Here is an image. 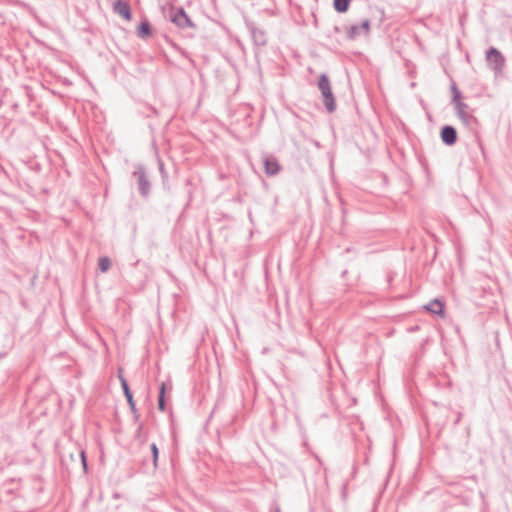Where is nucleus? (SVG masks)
<instances>
[{
	"label": "nucleus",
	"mask_w": 512,
	"mask_h": 512,
	"mask_svg": "<svg viewBox=\"0 0 512 512\" xmlns=\"http://www.w3.org/2000/svg\"><path fill=\"white\" fill-rule=\"evenodd\" d=\"M318 87L324 97V104L326 108L332 112L335 109V100L332 95L331 85L326 75H321L318 82Z\"/></svg>",
	"instance_id": "nucleus-1"
},
{
	"label": "nucleus",
	"mask_w": 512,
	"mask_h": 512,
	"mask_svg": "<svg viewBox=\"0 0 512 512\" xmlns=\"http://www.w3.org/2000/svg\"><path fill=\"white\" fill-rule=\"evenodd\" d=\"M370 32V22L365 19L360 24L352 25L348 30L347 34L350 39H356L360 36H367Z\"/></svg>",
	"instance_id": "nucleus-2"
},
{
	"label": "nucleus",
	"mask_w": 512,
	"mask_h": 512,
	"mask_svg": "<svg viewBox=\"0 0 512 512\" xmlns=\"http://www.w3.org/2000/svg\"><path fill=\"white\" fill-rule=\"evenodd\" d=\"M486 58H487L488 63L495 70L500 69L502 67L503 63H504L503 56L501 55V53L498 50H496L494 48H491L487 52Z\"/></svg>",
	"instance_id": "nucleus-3"
},
{
	"label": "nucleus",
	"mask_w": 512,
	"mask_h": 512,
	"mask_svg": "<svg viewBox=\"0 0 512 512\" xmlns=\"http://www.w3.org/2000/svg\"><path fill=\"white\" fill-rule=\"evenodd\" d=\"M171 20L180 28L193 27L192 21L183 10H179L173 14Z\"/></svg>",
	"instance_id": "nucleus-4"
},
{
	"label": "nucleus",
	"mask_w": 512,
	"mask_h": 512,
	"mask_svg": "<svg viewBox=\"0 0 512 512\" xmlns=\"http://www.w3.org/2000/svg\"><path fill=\"white\" fill-rule=\"evenodd\" d=\"M441 139L447 145H452L456 142L457 133L451 126H445L441 131Z\"/></svg>",
	"instance_id": "nucleus-5"
},
{
	"label": "nucleus",
	"mask_w": 512,
	"mask_h": 512,
	"mask_svg": "<svg viewBox=\"0 0 512 512\" xmlns=\"http://www.w3.org/2000/svg\"><path fill=\"white\" fill-rule=\"evenodd\" d=\"M114 10L120 16H122L124 19H126L128 21L131 20L132 15H131L130 6L128 3L122 2V1H116L114 4Z\"/></svg>",
	"instance_id": "nucleus-6"
},
{
	"label": "nucleus",
	"mask_w": 512,
	"mask_h": 512,
	"mask_svg": "<svg viewBox=\"0 0 512 512\" xmlns=\"http://www.w3.org/2000/svg\"><path fill=\"white\" fill-rule=\"evenodd\" d=\"M444 307H445V305L441 300L435 299V300L431 301L430 303H428L425 306V309L431 313L438 314L441 317H444Z\"/></svg>",
	"instance_id": "nucleus-7"
},
{
	"label": "nucleus",
	"mask_w": 512,
	"mask_h": 512,
	"mask_svg": "<svg viewBox=\"0 0 512 512\" xmlns=\"http://www.w3.org/2000/svg\"><path fill=\"white\" fill-rule=\"evenodd\" d=\"M121 380V385H122V388L124 390V393H125V396L127 398V401L129 403V406L131 408L132 411H135V402L133 400V397H132V394L130 392V389H129V386H128V383L127 381L124 379V378H120Z\"/></svg>",
	"instance_id": "nucleus-8"
},
{
	"label": "nucleus",
	"mask_w": 512,
	"mask_h": 512,
	"mask_svg": "<svg viewBox=\"0 0 512 512\" xmlns=\"http://www.w3.org/2000/svg\"><path fill=\"white\" fill-rule=\"evenodd\" d=\"M138 36L145 39L151 36V27L147 21L141 22L137 29Z\"/></svg>",
	"instance_id": "nucleus-9"
},
{
	"label": "nucleus",
	"mask_w": 512,
	"mask_h": 512,
	"mask_svg": "<svg viewBox=\"0 0 512 512\" xmlns=\"http://www.w3.org/2000/svg\"><path fill=\"white\" fill-rule=\"evenodd\" d=\"M265 171L268 175H275L279 171V165L276 161L266 159L264 161Z\"/></svg>",
	"instance_id": "nucleus-10"
},
{
	"label": "nucleus",
	"mask_w": 512,
	"mask_h": 512,
	"mask_svg": "<svg viewBox=\"0 0 512 512\" xmlns=\"http://www.w3.org/2000/svg\"><path fill=\"white\" fill-rule=\"evenodd\" d=\"M350 0H334V8L338 12H346L349 8Z\"/></svg>",
	"instance_id": "nucleus-11"
},
{
	"label": "nucleus",
	"mask_w": 512,
	"mask_h": 512,
	"mask_svg": "<svg viewBox=\"0 0 512 512\" xmlns=\"http://www.w3.org/2000/svg\"><path fill=\"white\" fill-rule=\"evenodd\" d=\"M99 268L102 272H106L109 270L110 266H111V261L109 258L107 257H103V258H100L99 259Z\"/></svg>",
	"instance_id": "nucleus-12"
},
{
	"label": "nucleus",
	"mask_w": 512,
	"mask_h": 512,
	"mask_svg": "<svg viewBox=\"0 0 512 512\" xmlns=\"http://www.w3.org/2000/svg\"><path fill=\"white\" fill-rule=\"evenodd\" d=\"M151 449H152V453H153L154 466H157L158 455H159L158 448L155 444H152Z\"/></svg>",
	"instance_id": "nucleus-13"
},
{
	"label": "nucleus",
	"mask_w": 512,
	"mask_h": 512,
	"mask_svg": "<svg viewBox=\"0 0 512 512\" xmlns=\"http://www.w3.org/2000/svg\"><path fill=\"white\" fill-rule=\"evenodd\" d=\"M158 406H159V409H160L161 411H164V410H165V401H164V397L159 396V403H158Z\"/></svg>",
	"instance_id": "nucleus-14"
},
{
	"label": "nucleus",
	"mask_w": 512,
	"mask_h": 512,
	"mask_svg": "<svg viewBox=\"0 0 512 512\" xmlns=\"http://www.w3.org/2000/svg\"><path fill=\"white\" fill-rule=\"evenodd\" d=\"M165 389H166V385H165V383H162L161 386H160V394H159V396H162V397L165 396Z\"/></svg>",
	"instance_id": "nucleus-15"
}]
</instances>
